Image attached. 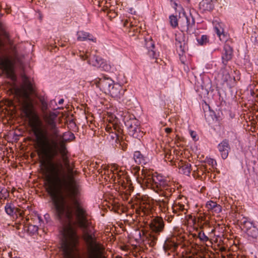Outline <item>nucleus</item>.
<instances>
[{"label":"nucleus","instance_id":"nucleus-51","mask_svg":"<svg viewBox=\"0 0 258 258\" xmlns=\"http://www.w3.org/2000/svg\"><path fill=\"white\" fill-rule=\"evenodd\" d=\"M209 163H211V164L212 165V166H214V164H216V161L213 159H210V160L209 161Z\"/></svg>","mask_w":258,"mask_h":258},{"label":"nucleus","instance_id":"nucleus-9","mask_svg":"<svg viewBox=\"0 0 258 258\" xmlns=\"http://www.w3.org/2000/svg\"><path fill=\"white\" fill-rule=\"evenodd\" d=\"M111 171L114 176V180L119 185H123L127 183L128 180L127 176L124 169L119 167L117 164H113L111 165Z\"/></svg>","mask_w":258,"mask_h":258},{"label":"nucleus","instance_id":"nucleus-34","mask_svg":"<svg viewBox=\"0 0 258 258\" xmlns=\"http://www.w3.org/2000/svg\"><path fill=\"white\" fill-rule=\"evenodd\" d=\"M215 29L216 30V33L219 37V38L221 40H224L225 36L223 33V29H219L217 27H215Z\"/></svg>","mask_w":258,"mask_h":258},{"label":"nucleus","instance_id":"nucleus-53","mask_svg":"<svg viewBox=\"0 0 258 258\" xmlns=\"http://www.w3.org/2000/svg\"><path fill=\"white\" fill-rule=\"evenodd\" d=\"M129 195H126V192H124V198H125V199L127 200L128 199V196Z\"/></svg>","mask_w":258,"mask_h":258},{"label":"nucleus","instance_id":"nucleus-4","mask_svg":"<svg viewBox=\"0 0 258 258\" xmlns=\"http://www.w3.org/2000/svg\"><path fill=\"white\" fill-rule=\"evenodd\" d=\"M79 237L76 230L69 224L63 228L61 247L64 258H73L72 254L79 243Z\"/></svg>","mask_w":258,"mask_h":258},{"label":"nucleus","instance_id":"nucleus-59","mask_svg":"<svg viewBox=\"0 0 258 258\" xmlns=\"http://www.w3.org/2000/svg\"><path fill=\"white\" fill-rule=\"evenodd\" d=\"M188 216V218H189H189H192V216H191V215H189Z\"/></svg>","mask_w":258,"mask_h":258},{"label":"nucleus","instance_id":"nucleus-57","mask_svg":"<svg viewBox=\"0 0 258 258\" xmlns=\"http://www.w3.org/2000/svg\"><path fill=\"white\" fill-rule=\"evenodd\" d=\"M150 53L151 54H152V55H154V53H155L154 51H153L152 50H151V51H150Z\"/></svg>","mask_w":258,"mask_h":258},{"label":"nucleus","instance_id":"nucleus-18","mask_svg":"<svg viewBox=\"0 0 258 258\" xmlns=\"http://www.w3.org/2000/svg\"><path fill=\"white\" fill-rule=\"evenodd\" d=\"M58 152L61 155V158L65 167H68L72 165L67 156V151L63 141L58 142Z\"/></svg>","mask_w":258,"mask_h":258},{"label":"nucleus","instance_id":"nucleus-23","mask_svg":"<svg viewBox=\"0 0 258 258\" xmlns=\"http://www.w3.org/2000/svg\"><path fill=\"white\" fill-rule=\"evenodd\" d=\"M218 149L223 159H226L228 155L230 146L227 140H223L218 145Z\"/></svg>","mask_w":258,"mask_h":258},{"label":"nucleus","instance_id":"nucleus-47","mask_svg":"<svg viewBox=\"0 0 258 258\" xmlns=\"http://www.w3.org/2000/svg\"><path fill=\"white\" fill-rule=\"evenodd\" d=\"M203 168L201 167L197 169V171H198V174H200L201 173L203 174V173L204 172V170H203Z\"/></svg>","mask_w":258,"mask_h":258},{"label":"nucleus","instance_id":"nucleus-11","mask_svg":"<svg viewBox=\"0 0 258 258\" xmlns=\"http://www.w3.org/2000/svg\"><path fill=\"white\" fill-rule=\"evenodd\" d=\"M150 227L152 232L160 234L164 231L165 224L162 217H156L153 219L150 224Z\"/></svg>","mask_w":258,"mask_h":258},{"label":"nucleus","instance_id":"nucleus-49","mask_svg":"<svg viewBox=\"0 0 258 258\" xmlns=\"http://www.w3.org/2000/svg\"><path fill=\"white\" fill-rule=\"evenodd\" d=\"M165 132L167 134H169V133H170L172 132V129L171 128H169V127H166V128H165Z\"/></svg>","mask_w":258,"mask_h":258},{"label":"nucleus","instance_id":"nucleus-58","mask_svg":"<svg viewBox=\"0 0 258 258\" xmlns=\"http://www.w3.org/2000/svg\"><path fill=\"white\" fill-rule=\"evenodd\" d=\"M60 46H61V47H64V46H66V44H63H63H61L60 45Z\"/></svg>","mask_w":258,"mask_h":258},{"label":"nucleus","instance_id":"nucleus-6","mask_svg":"<svg viewBox=\"0 0 258 258\" xmlns=\"http://www.w3.org/2000/svg\"><path fill=\"white\" fill-rule=\"evenodd\" d=\"M57 116V114L53 112H44L43 115V119L48 126L49 130L51 132V138L48 139L50 140H55L57 142V140L59 137V130L56 126L55 120ZM42 125H41V126ZM41 128H42L41 127ZM43 132L46 133L47 135V132L42 129ZM47 137H48L47 136Z\"/></svg>","mask_w":258,"mask_h":258},{"label":"nucleus","instance_id":"nucleus-37","mask_svg":"<svg viewBox=\"0 0 258 258\" xmlns=\"http://www.w3.org/2000/svg\"><path fill=\"white\" fill-rule=\"evenodd\" d=\"M113 131H114V132L117 133L118 135L121 134L122 130L120 126L118 124L114 123H113Z\"/></svg>","mask_w":258,"mask_h":258},{"label":"nucleus","instance_id":"nucleus-43","mask_svg":"<svg viewBox=\"0 0 258 258\" xmlns=\"http://www.w3.org/2000/svg\"><path fill=\"white\" fill-rule=\"evenodd\" d=\"M28 230H32L34 232H36L38 230V227L33 225H30L28 227Z\"/></svg>","mask_w":258,"mask_h":258},{"label":"nucleus","instance_id":"nucleus-17","mask_svg":"<svg viewBox=\"0 0 258 258\" xmlns=\"http://www.w3.org/2000/svg\"><path fill=\"white\" fill-rule=\"evenodd\" d=\"M58 152L61 155V158L65 167H68L72 165L67 156V151L63 141L58 142Z\"/></svg>","mask_w":258,"mask_h":258},{"label":"nucleus","instance_id":"nucleus-29","mask_svg":"<svg viewBox=\"0 0 258 258\" xmlns=\"http://www.w3.org/2000/svg\"><path fill=\"white\" fill-rule=\"evenodd\" d=\"M134 159L138 164H145L146 158L140 151H135L134 154Z\"/></svg>","mask_w":258,"mask_h":258},{"label":"nucleus","instance_id":"nucleus-61","mask_svg":"<svg viewBox=\"0 0 258 258\" xmlns=\"http://www.w3.org/2000/svg\"><path fill=\"white\" fill-rule=\"evenodd\" d=\"M2 23L0 22V28H1L2 27Z\"/></svg>","mask_w":258,"mask_h":258},{"label":"nucleus","instance_id":"nucleus-60","mask_svg":"<svg viewBox=\"0 0 258 258\" xmlns=\"http://www.w3.org/2000/svg\"><path fill=\"white\" fill-rule=\"evenodd\" d=\"M215 229H213L212 230L211 232L214 233L215 232Z\"/></svg>","mask_w":258,"mask_h":258},{"label":"nucleus","instance_id":"nucleus-27","mask_svg":"<svg viewBox=\"0 0 258 258\" xmlns=\"http://www.w3.org/2000/svg\"><path fill=\"white\" fill-rule=\"evenodd\" d=\"M175 238H168L164 244V248L165 250H175L178 246V244L175 241Z\"/></svg>","mask_w":258,"mask_h":258},{"label":"nucleus","instance_id":"nucleus-19","mask_svg":"<svg viewBox=\"0 0 258 258\" xmlns=\"http://www.w3.org/2000/svg\"><path fill=\"white\" fill-rule=\"evenodd\" d=\"M243 228L246 229V233L249 236L254 238L258 237V229L252 223L249 221L243 223Z\"/></svg>","mask_w":258,"mask_h":258},{"label":"nucleus","instance_id":"nucleus-5","mask_svg":"<svg viewBox=\"0 0 258 258\" xmlns=\"http://www.w3.org/2000/svg\"><path fill=\"white\" fill-rule=\"evenodd\" d=\"M15 58L10 55H4L0 56V70L7 78L15 81L16 79L14 67Z\"/></svg>","mask_w":258,"mask_h":258},{"label":"nucleus","instance_id":"nucleus-35","mask_svg":"<svg viewBox=\"0 0 258 258\" xmlns=\"http://www.w3.org/2000/svg\"><path fill=\"white\" fill-rule=\"evenodd\" d=\"M198 41L201 45L206 44L208 42V38L207 35H202L201 39H198Z\"/></svg>","mask_w":258,"mask_h":258},{"label":"nucleus","instance_id":"nucleus-16","mask_svg":"<svg viewBox=\"0 0 258 258\" xmlns=\"http://www.w3.org/2000/svg\"><path fill=\"white\" fill-rule=\"evenodd\" d=\"M58 152L61 155V158L65 167H68L72 165L67 156V151L63 141L58 142Z\"/></svg>","mask_w":258,"mask_h":258},{"label":"nucleus","instance_id":"nucleus-36","mask_svg":"<svg viewBox=\"0 0 258 258\" xmlns=\"http://www.w3.org/2000/svg\"><path fill=\"white\" fill-rule=\"evenodd\" d=\"M222 74V79L225 82H227L230 79V76L229 74L225 70V68L223 70Z\"/></svg>","mask_w":258,"mask_h":258},{"label":"nucleus","instance_id":"nucleus-7","mask_svg":"<svg viewBox=\"0 0 258 258\" xmlns=\"http://www.w3.org/2000/svg\"><path fill=\"white\" fill-rule=\"evenodd\" d=\"M123 27L130 37L138 38L140 34L142 28L138 21L133 17L122 20Z\"/></svg>","mask_w":258,"mask_h":258},{"label":"nucleus","instance_id":"nucleus-10","mask_svg":"<svg viewBox=\"0 0 258 258\" xmlns=\"http://www.w3.org/2000/svg\"><path fill=\"white\" fill-rule=\"evenodd\" d=\"M125 125L127 127L130 135L135 138H138V133L140 132L139 121L135 118H130L124 121Z\"/></svg>","mask_w":258,"mask_h":258},{"label":"nucleus","instance_id":"nucleus-30","mask_svg":"<svg viewBox=\"0 0 258 258\" xmlns=\"http://www.w3.org/2000/svg\"><path fill=\"white\" fill-rule=\"evenodd\" d=\"M158 234H155L152 232L147 235L146 239L150 246H153L155 245L158 239Z\"/></svg>","mask_w":258,"mask_h":258},{"label":"nucleus","instance_id":"nucleus-62","mask_svg":"<svg viewBox=\"0 0 258 258\" xmlns=\"http://www.w3.org/2000/svg\"><path fill=\"white\" fill-rule=\"evenodd\" d=\"M174 5H175V6H177V4H176V3H174Z\"/></svg>","mask_w":258,"mask_h":258},{"label":"nucleus","instance_id":"nucleus-40","mask_svg":"<svg viewBox=\"0 0 258 258\" xmlns=\"http://www.w3.org/2000/svg\"><path fill=\"white\" fill-rule=\"evenodd\" d=\"M166 214V215L165 217V220L169 223L171 222L175 214H171V213L170 212H167Z\"/></svg>","mask_w":258,"mask_h":258},{"label":"nucleus","instance_id":"nucleus-33","mask_svg":"<svg viewBox=\"0 0 258 258\" xmlns=\"http://www.w3.org/2000/svg\"><path fill=\"white\" fill-rule=\"evenodd\" d=\"M169 21L171 26L173 28H176L178 26V19L176 16L171 15L169 17Z\"/></svg>","mask_w":258,"mask_h":258},{"label":"nucleus","instance_id":"nucleus-39","mask_svg":"<svg viewBox=\"0 0 258 258\" xmlns=\"http://www.w3.org/2000/svg\"><path fill=\"white\" fill-rule=\"evenodd\" d=\"M255 86L254 84H251L249 85V88L250 90V94L252 96L256 95V97L258 98V88L256 89L255 92L253 89V88Z\"/></svg>","mask_w":258,"mask_h":258},{"label":"nucleus","instance_id":"nucleus-13","mask_svg":"<svg viewBox=\"0 0 258 258\" xmlns=\"http://www.w3.org/2000/svg\"><path fill=\"white\" fill-rule=\"evenodd\" d=\"M180 26L181 28L186 31L188 34L193 33L195 31V21L192 19L191 22L186 16L183 14L182 17H180Z\"/></svg>","mask_w":258,"mask_h":258},{"label":"nucleus","instance_id":"nucleus-2","mask_svg":"<svg viewBox=\"0 0 258 258\" xmlns=\"http://www.w3.org/2000/svg\"><path fill=\"white\" fill-rule=\"evenodd\" d=\"M23 85L20 92V98L19 101L21 104V108L25 114V116L29 118V124L34 134L33 125L35 123H39V126L37 127L41 130L42 121L39 116L33 113V106L30 99L29 96L34 92L33 85L30 82L29 78L25 75L22 76Z\"/></svg>","mask_w":258,"mask_h":258},{"label":"nucleus","instance_id":"nucleus-15","mask_svg":"<svg viewBox=\"0 0 258 258\" xmlns=\"http://www.w3.org/2000/svg\"><path fill=\"white\" fill-rule=\"evenodd\" d=\"M5 210L6 213L10 216L17 217L18 216L22 217L24 215V212L19 208H16L11 202L7 203L5 207Z\"/></svg>","mask_w":258,"mask_h":258},{"label":"nucleus","instance_id":"nucleus-55","mask_svg":"<svg viewBox=\"0 0 258 258\" xmlns=\"http://www.w3.org/2000/svg\"><path fill=\"white\" fill-rule=\"evenodd\" d=\"M150 44H151V47H152V48H154V44L153 43L152 41H151L150 42Z\"/></svg>","mask_w":258,"mask_h":258},{"label":"nucleus","instance_id":"nucleus-3","mask_svg":"<svg viewBox=\"0 0 258 258\" xmlns=\"http://www.w3.org/2000/svg\"><path fill=\"white\" fill-rule=\"evenodd\" d=\"M141 178L148 187L153 189L165 198H169L174 191L169 181L161 175H153L152 172L146 169L142 170Z\"/></svg>","mask_w":258,"mask_h":258},{"label":"nucleus","instance_id":"nucleus-22","mask_svg":"<svg viewBox=\"0 0 258 258\" xmlns=\"http://www.w3.org/2000/svg\"><path fill=\"white\" fill-rule=\"evenodd\" d=\"M233 56L232 48L228 44H225L224 47V52L222 56V63L225 67L228 61L230 60Z\"/></svg>","mask_w":258,"mask_h":258},{"label":"nucleus","instance_id":"nucleus-25","mask_svg":"<svg viewBox=\"0 0 258 258\" xmlns=\"http://www.w3.org/2000/svg\"><path fill=\"white\" fill-rule=\"evenodd\" d=\"M122 90L121 86L114 84L107 94H109L113 98H119L122 94Z\"/></svg>","mask_w":258,"mask_h":258},{"label":"nucleus","instance_id":"nucleus-1","mask_svg":"<svg viewBox=\"0 0 258 258\" xmlns=\"http://www.w3.org/2000/svg\"><path fill=\"white\" fill-rule=\"evenodd\" d=\"M35 123V147L39 157L41 170L44 176V186L52 198L55 215L61 220L65 218L70 221L75 216L78 226L84 229L83 238L86 244V258H106L104 245L97 241L94 234L86 230L91 226V221L86 209L76 199L79 193V185L74 176L77 171L74 170L73 163L66 167L68 174L65 178L61 164H56L52 160L58 154V144L55 140H49L46 133Z\"/></svg>","mask_w":258,"mask_h":258},{"label":"nucleus","instance_id":"nucleus-50","mask_svg":"<svg viewBox=\"0 0 258 258\" xmlns=\"http://www.w3.org/2000/svg\"><path fill=\"white\" fill-rule=\"evenodd\" d=\"M140 209L142 210L144 214H145L146 213L148 212L147 208H144L143 207L141 206Z\"/></svg>","mask_w":258,"mask_h":258},{"label":"nucleus","instance_id":"nucleus-42","mask_svg":"<svg viewBox=\"0 0 258 258\" xmlns=\"http://www.w3.org/2000/svg\"><path fill=\"white\" fill-rule=\"evenodd\" d=\"M206 220V217L204 215L200 216L198 218V222L200 225L204 224L205 223H203Z\"/></svg>","mask_w":258,"mask_h":258},{"label":"nucleus","instance_id":"nucleus-54","mask_svg":"<svg viewBox=\"0 0 258 258\" xmlns=\"http://www.w3.org/2000/svg\"><path fill=\"white\" fill-rule=\"evenodd\" d=\"M64 102V100L63 99H61L59 101H58V104H61L63 103Z\"/></svg>","mask_w":258,"mask_h":258},{"label":"nucleus","instance_id":"nucleus-21","mask_svg":"<svg viewBox=\"0 0 258 258\" xmlns=\"http://www.w3.org/2000/svg\"><path fill=\"white\" fill-rule=\"evenodd\" d=\"M216 0H202L200 3L199 8L203 12L212 11L215 7Z\"/></svg>","mask_w":258,"mask_h":258},{"label":"nucleus","instance_id":"nucleus-12","mask_svg":"<svg viewBox=\"0 0 258 258\" xmlns=\"http://www.w3.org/2000/svg\"><path fill=\"white\" fill-rule=\"evenodd\" d=\"M94 84L100 88L105 94L109 92V90L114 85V81L110 78L104 77L99 79L98 81L96 80Z\"/></svg>","mask_w":258,"mask_h":258},{"label":"nucleus","instance_id":"nucleus-41","mask_svg":"<svg viewBox=\"0 0 258 258\" xmlns=\"http://www.w3.org/2000/svg\"><path fill=\"white\" fill-rule=\"evenodd\" d=\"M113 123H109L107 124L105 127V130L106 132L110 134L111 132H113Z\"/></svg>","mask_w":258,"mask_h":258},{"label":"nucleus","instance_id":"nucleus-32","mask_svg":"<svg viewBox=\"0 0 258 258\" xmlns=\"http://www.w3.org/2000/svg\"><path fill=\"white\" fill-rule=\"evenodd\" d=\"M102 10L104 12L107 13V15L110 20L115 18L117 15V12H116L115 11L108 9L107 6H106L105 8H103Z\"/></svg>","mask_w":258,"mask_h":258},{"label":"nucleus","instance_id":"nucleus-52","mask_svg":"<svg viewBox=\"0 0 258 258\" xmlns=\"http://www.w3.org/2000/svg\"><path fill=\"white\" fill-rule=\"evenodd\" d=\"M134 170L135 171V173H137V172H139L140 170V167L138 166H136L134 168Z\"/></svg>","mask_w":258,"mask_h":258},{"label":"nucleus","instance_id":"nucleus-38","mask_svg":"<svg viewBox=\"0 0 258 258\" xmlns=\"http://www.w3.org/2000/svg\"><path fill=\"white\" fill-rule=\"evenodd\" d=\"M198 237L199 239L204 242H206L209 240V238L206 236L203 232H200L199 233Z\"/></svg>","mask_w":258,"mask_h":258},{"label":"nucleus","instance_id":"nucleus-24","mask_svg":"<svg viewBox=\"0 0 258 258\" xmlns=\"http://www.w3.org/2000/svg\"><path fill=\"white\" fill-rule=\"evenodd\" d=\"M176 166L179 168L180 173L187 176L189 175L191 170L190 164L183 161H180L177 162Z\"/></svg>","mask_w":258,"mask_h":258},{"label":"nucleus","instance_id":"nucleus-28","mask_svg":"<svg viewBox=\"0 0 258 258\" xmlns=\"http://www.w3.org/2000/svg\"><path fill=\"white\" fill-rule=\"evenodd\" d=\"M168 199L165 198V200H159L158 201L159 209L162 213H166L169 212Z\"/></svg>","mask_w":258,"mask_h":258},{"label":"nucleus","instance_id":"nucleus-46","mask_svg":"<svg viewBox=\"0 0 258 258\" xmlns=\"http://www.w3.org/2000/svg\"><path fill=\"white\" fill-rule=\"evenodd\" d=\"M6 104L10 107L14 106V103L12 100H8L6 102Z\"/></svg>","mask_w":258,"mask_h":258},{"label":"nucleus","instance_id":"nucleus-56","mask_svg":"<svg viewBox=\"0 0 258 258\" xmlns=\"http://www.w3.org/2000/svg\"><path fill=\"white\" fill-rule=\"evenodd\" d=\"M82 58L84 60V59H85L86 58H87V55H85V56H82Z\"/></svg>","mask_w":258,"mask_h":258},{"label":"nucleus","instance_id":"nucleus-8","mask_svg":"<svg viewBox=\"0 0 258 258\" xmlns=\"http://www.w3.org/2000/svg\"><path fill=\"white\" fill-rule=\"evenodd\" d=\"M189 209L188 202L184 196H179L174 201L171 208L172 213L176 216L185 215Z\"/></svg>","mask_w":258,"mask_h":258},{"label":"nucleus","instance_id":"nucleus-31","mask_svg":"<svg viewBox=\"0 0 258 258\" xmlns=\"http://www.w3.org/2000/svg\"><path fill=\"white\" fill-rule=\"evenodd\" d=\"M124 183L123 185L119 186V189L122 190L125 189L124 192H126V195H130L134 190V187L132 186L131 181L128 179L127 180V183Z\"/></svg>","mask_w":258,"mask_h":258},{"label":"nucleus","instance_id":"nucleus-45","mask_svg":"<svg viewBox=\"0 0 258 258\" xmlns=\"http://www.w3.org/2000/svg\"><path fill=\"white\" fill-rule=\"evenodd\" d=\"M190 135L194 140H197V134L195 132H194L193 131H190Z\"/></svg>","mask_w":258,"mask_h":258},{"label":"nucleus","instance_id":"nucleus-44","mask_svg":"<svg viewBox=\"0 0 258 258\" xmlns=\"http://www.w3.org/2000/svg\"><path fill=\"white\" fill-rule=\"evenodd\" d=\"M109 134H110V138L112 139H113H113L117 140L118 139V135L117 134V133H114V132H112Z\"/></svg>","mask_w":258,"mask_h":258},{"label":"nucleus","instance_id":"nucleus-20","mask_svg":"<svg viewBox=\"0 0 258 258\" xmlns=\"http://www.w3.org/2000/svg\"><path fill=\"white\" fill-rule=\"evenodd\" d=\"M206 207L209 213L213 215L218 214L222 211L221 206L212 201H208Z\"/></svg>","mask_w":258,"mask_h":258},{"label":"nucleus","instance_id":"nucleus-26","mask_svg":"<svg viewBox=\"0 0 258 258\" xmlns=\"http://www.w3.org/2000/svg\"><path fill=\"white\" fill-rule=\"evenodd\" d=\"M77 39L79 41H86L87 40H91L93 42L96 41V38L89 33L83 31H78L77 33Z\"/></svg>","mask_w":258,"mask_h":258},{"label":"nucleus","instance_id":"nucleus-14","mask_svg":"<svg viewBox=\"0 0 258 258\" xmlns=\"http://www.w3.org/2000/svg\"><path fill=\"white\" fill-rule=\"evenodd\" d=\"M89 63L96 67H102L105 71L110 70V66L104 63L103 60L99 56L94 55L89 57Z\"/></svg>","mask_w":258,"mask_h":258},{"label":"nucleus","instance_id":"nucleus-48","mask_svg":"<svg viewBox=\"0 0 258 258\" xmlns=\"http://www.w3.org/2000/svg\"><path fill=\"white\" fill-rule=\"evenodd\" d=\"M46 109H47V104L46 103H43V106H42V110L43 111V113L45 112V111Z\"/></svg>","mask_w":258,"mask_h":258}]
</instances>
